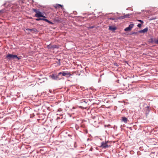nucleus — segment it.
Listing matches in <instances>:
<instances>
[{
    "instance_id": "f257e3e1",
    "label": "nucleus",
    "mask_w": 158,
    "mask_h": 158,
    "mask_svg": "<svg viewBox=\"0 0 158 158\" xmlns=\"http://www.w3.org/2000/svg\"><path fill=\"white\" fill-rule=\"evenodd\" d=\"M61 75L67 77H69L72 75L70 73L68 72V71H62L58 73V75L60 76Z\"/></svg>"
},
{
    "instance_id": "f03ea898",
    "label": "nucleus",
    "mask_w": 158,
    "mask_h": 158,
    "mask_svg": "<svg viewBox=\"0 0 158 158\" xmlns=\"http://www.w3.org/2000/svg\"><path fill=\"white\" fill-rule=\"evenodd\" d=\"M58 74L57 75L55 74H52L51 75H50L49 77L51 78L52 80H58L60 79V78L59 77Z\"/></svg>"
},
{
    "instance_id": "7ed1b4c3",
    "label": "nucleus",
    "mask_w": 158,
    "mask_h": 158,
    "mask_svg": "<svg viewBox=\"0 0 158 158\" xmlns=\"http://www.w3.org/2000/svg\"><path fill=\"white\" fill-rule=\"evenodd\" d=\"M20 59V57H18L16 55L10 54V60H13L14 61H17Z\"/></svg>"
},
{
    "instance_id": "20e7f679",
    "label": "nucleus",
    "mask_w": 158,
    "mask_h": 158,
    "mask_svg": "<svg viewBox=\"0 0 158 158\" xmlns=\"http://www.w3.org/2000/svg\"><path fill=\"white\" fill-rule=\"evenodd\" d=\"M47 48L49 49H51L52 48L55 49L57 48L58 49L59 48V46L56 45H51V44L48 45L47 47Z\"/></svg>"
},
{
    "instance_id": "39448f33",
    "label": "nucleus",
    "mask_w": 158,
    "mask_h": 158,
    "mask_svg": "<svg viewBox=\"0 0 158 158\" xmlns=\"http://www.w3.org/2000/svg\"><path fill=\"white\" fill-rule=\"evenodd\" d=\"M134 26V24H130L129 25V26L128 27H126L124 29V31H130L131 30V29Z\"/></svg>"
},
{
    "instance_id": "423d86ee",
    "label": "nucleus",
    "mask_w": 158,
    "mask_h": 158,
    "mask_svg": "<svg viewBox=\"0 0 158 158\" xmlns=\"http://www.w3.org/2000/svg\"><path fill=\"white\" fill-rule=\"evenodd\" d=\"M109 145L107 144V143L106 142H102L101 143V147H102V148H108L109 147Z\"/></svg>"
},
{
    "instance_id": "0eeeda50",
    "label": "nucleus",
    "mask_w": 158,
    "mask_h": 158,
    "mask_svg": "<svg viewBox=\"0 0 158 158\" xmlns=\"http://www.w3.org/2000/svg\"><path fill=\"white\" fill-rule=\"evenodd\" d=\"M148 30V27H146L143 29L139 31V32L140 33H145L147 32Z\"/></svg>"
},
{
    "instance_id": "6e6552de",
    "label": "nucleus",
    "mask_w": 158,
    "mask_h": 158,
    "mask_svg": "<svg viewBox=\"0 0 158 158\" xmlns=\"http://www.w3.org/2000/svg\"><path fill=\"white\" fill-rule=\"evenodd\" d=\"M42 13L39 11L38 12L37 14H35V16L37 18H40L41 16H42Z\"/></svg>"
},
{
    "instance_id": "1a4fd4ad",
    "label": "nucleus",
    "mask_w": 158,
    "mask_h": 158,
    "mask_svg": "<svg viewBox=\"0 0 158 158\" xmlns=\"http://www.w3.org/2000/svg\"><path fill=\"white\" fill-rule=\"evenodd\" d=\"M122 121L124 122L125 123H127L128 119L125 117H123L122 118Z\"/></svg>"
},
{
    "instance_id": "9d476101",
    "label": "nucleus",
    "mask_w": 158,
    "mask_h": 158,
    "mask_svg": "<svg viewBox=\"0 0 158 158\" xmlns=\"http://www.w3.org/2000/svg\"><path fill=\"white\" fill-rule=\"evenodd\" d=\"M109 29L110 31H114L116 29V27H113L111 26H110Z\"/></svg>"
},
{
    "instance_id": "9b49d317",
    "label": "nucleus",
    "mask_w": 158,
    "mask_h": 158,
    "mask_svg": "<svg viewBox=\"0 0 158 158\" xmlns=\"http://www.w3.org/2000/svg\"><path fill=\"white\" fill-rule=\"evenodd\" d=\"M54 6L55 8H59L60 7H61L62 8H63V6L61 5L60 4H56V5H55Z\"/></svg>"
},
{
    "instance_id": "f8f14e48",
    "label": "nucleus",
    "mask_w": 158,
    "mask_h": 158,
    "mask_svg": "<svg viewBox=\"0 0 158 158\" xmlns=\"http://www.w3.org/2000/svg\"><path fill=\"white\" fill-rule=\"evenodd\" d=\"M10 5V2H6L4 3V5L5 7H9Z\"/></svg>"
},
{
    "instance_id": "ddd939ff",
    "label": "nucleus",
    "mask_w": 158,
    "mask_h": 158,
    "mask_svg": "<svg viewBox=\"0 0 158 158\" xmlns=\"http://www.w3.org/2000/svg\"><path fill=\"white\" fill-rule=\"evenodd\" d=\"M26 30L30 31H34V32H36L37 31V30L35 28L30 29H27Z\"/></svg>"
},
{
    "instance_id": "4468645a",
    "label": "nucleus",
    "mask_w": 158,
    "mask_h": 158,
    "mask_svg": "<svg viewBox=\"0 0 158 158\" xmlns=\"http://www.w3.org/2000/svg\"><path fill=\"white\" fill-rule=\"evenodd\" d=\"M153 41L152 40V42H153ZM153 41L155 43L158 44V37L157 39H154L153 40Z\"/></svg>"
},
{
    "instance_id": "2eb2a0df",
    "label": "nucleus",
    "mask_w": 158,
    "mask_h": 158,
    "mask_svg": "<svg viewBox=\"0 0 158 158\" xmlns=\"http://www.w3.org/2000/svg\"><path fill=\"white\" fill-rule=\"evenodd\" d=\"M145 108H146V110H147L148 112H149L150 111V106H147L145 107Z\"/></svg>"
},
{
    "instance_id": "dca6fc26",
    "label": "nucleus",
    "mask_w": 158,
    "mask_h": 158,
    "mask_svg": "<svg viewBox=\"0 0 158 158\" xmlns=\"http://www.w3.org/2000/svg\"><path fill=\"white\" fill-rule=\"evenodd\" d=\"M125 19L124 15L123 16H120L118 18V19Z\"/></svg>"
},
{
    "instance_id": "f3484780",
    "label": "nucleus",
    "mask_w": 158,
    "mask_h": 158,
    "mask_svg": "<svg viewBox=\"0 0 158 158\" xmlns=\"http://www.w3.org/2000/svg\"><path fill=\"white\" fill-rule=\"evenodd\" d=\"M131 15V14H127L126 15H124V16L125 18H129V16Z\"/></svg>"
},
{
    "instance_id": "a211bd4d",
    "label": "nucleus",
    "mask_w": 158,
    "mask_h": 158,
    "mask_svg": "<svg viewBox=\"0 0 158 158\" xmlns=\"http://www.w3.org/2000/svg\"><path fill=\"white\" fill-rule=\"evenodd\" d=\"M32 10L34 12H35V14H37L38 12L39 11H38L36 9H33Z\"/></svg>"
},
{
    "instance_id": "6ab92c4d",
    "label": "nucleus",
    "mask_w": 158,
    "mask_h": 158,
    "mask_svg": "<svg viewBox=\"0 0 158 158\" xmlns=\"http://www.w3.org/2000/svg\"><path fill=\"white\" fill-rule=\"evenodd\" d=\"M32 10L34 12H35V14H37L38 12L39 11H38L36 9H33Z\"/></svg>"
},
{
    "instance_id": "aec40b11",
    "label": "nucleus",
    "mask_w": 158,
    "mask_h": 158,
    "mask_svg": "<svg viewBox=\"0 0 158 158\" xmlns=\"http://www.w3.org/2000/svg\"><path fill=\"white\" fill-rule=\"evenodd\" d=\"M5 12V10L4 9H2L1 10H0V14H2L3 13Z\"/></svg>"
},
{
    "instance_id": "412c9836",
    "label": "nucleus",
    "mask_w": 158,
    "mask_h": 158,
    "mask_svg": "<svg viewBox=\"0 0 158 158\" xmlns=\"http://www.w3.org/2000/svg\"><path fill=\"white\" fill-rule=\"evenodd\" d=\"M42 20L45 21L47 22H48V20L45 18H42Z\"/></svg>"
},
{
    "instance_id": "4be33fe9",
    "label": "nucleus",
    "mask_w": 158,
    "mask_h": 158,
    "mask_svg": "<svg viewBox=\"0 0 158 158\" xmlns=\"http://www.w3.org/2000/svg\"><path fill=\"white\" fill-rule=\"evenodd\" d=\"M38 18L36 19H35V20L39 21L40 20H42V18Z\"/></svg>"
},
{
    "instance_id": "5701e85b",
    "label": "nucleus",
    "mask_w": 158,
    "mask_h": 158,
    "mask_svg": "<svg viewBox=\"0 0 158 158\" xmlns=\"http://www.w3.org/2000/svg\"><path fill=\"white\" fill-rule=\"evenodd\" d=\"M137 33V32H132L130 33V35H134V34L135 35V34H136Z\"/></svg>"
},
{
    "instance_id": "b1692460",
    "label": "nucleus",
    "mask_w": 158,
    "mask_h": 158,
    "mask_svg": "<svg viewBox=\"0 0 158 158\" xmlns=\"http://www.w3.org/2000/svg\"><path fill=\"white\" fill-rule=\"evenodd\" d=\"M137 21L140 22L141 24H143L144 23L143 21L141 20H138Z\"/></svg>"
},
{
    "instance_id": "393cba45",
    "label": "nucleus",
    "mask_w": 158,
    "mask_h": 158,
    "mask_svg": "<svg viewBox=\"0 0 158 158\" xmlns=\"http://www.w3.org/2000/svg\"><path fill=\"white\" fill-rule=\"evenodd\" d=\"M49 24H51L52 25L54 24V23L51 21H50L48 20V22Z\"/></svg>"
},
{
    "instance_id": "a878e982",
    "label": "nucleus",
    "mask_w": 158,
    "mask_h": 158,
    "mask_svg": "<svg viewBox=\"0 0 158 158\" xmlns=\"http://www.w3.org/2000/svg\"><path fill=\"white\" fill-rule=\"evenodd\" d=\"M57 63L59 65H60V59H59L58 62H57Z\"/></svg>"
},
{
    "instance_id": "bb28decb",
    "label": "nucleus",
    "mask_w": 158,
    "mask_h": 158,
    "mask_svg": "<svg viewBox=\"0 0 158 158\" xmlns=\"http://www.w3.org/2000/svg\"><path fill=\"white\" fill-rule=\"evenodd\" d=\"M141 26H142L141 24H140V23H139L137 25L138 27L139 28L141 27Z\"/></svg>"
},
{
    "instance_id": "cd10ccee",
    "label": "nucleus",
    "mask_w": 158,
    "mask_h": 158,
    "mask_svg": "<svg viewBox=\"0 0 158 158\" xmlns=\"http://www.w3.org/2000/svg\"><path fill=\"white\" fill-rule=\"evenodd\" d=\"M6 57L8 58L9 59H10V54L8 53L7 55L6 56Z\"/></svg>"
},
{
    "instance_id": "c85d7f7f",
    "label": "nucleus",
    "mask_w": 158,
    "mask_h": 158,
    "mask_svg": "<svg viewBox=\"0 0 158 158\" xmlns=\"http://www.w3.org/2000/svg\"><path fill=\"white\" fill-rule=\"evenodd\" d=\"M109 19L110 20H114L115 19L114 18H112V17L109 18Z\"/></svg>"
},
{
    "instance_id": "c756f323",
    "label": "nucleus",
    "mask_w": 158,
    "mask_h": 158,
    "mask_svg": "<svg viewBox=\"0 0 158 158\" xmlns=\"http://www.w3.org/2000/svg\"><path fill=\"white\" fill-rule=\"evenodd\" d=\"M94 26H90L89 27V29H92L94 28Z\"/></svg>"
},
{
    "instance_id": "7c9ffc66",
    "label": "nucleus",
    "mask_w": 158,
    "mask_h": 158,
    "mask_svg": "<svg viewBox=\"0 0 158 158\" xmlns=\"http://www.w3.org/2000/svg\"><path fill=\"white\" fill-rule=\"evenodd\" d=\"M41 17H43V18H46V16H45L43 15H42V16H41Z\"/></svg>"
},
{
    "instance_id": "2f4dec72",
    "label": "nucleus",
    "mask_w": 158,
    "mask_h": 158,
    "mask_svg": "<svg viewBox=\"0 0 158 158\" xmlns=\"http://www.w3.org/2000/svg\"><path fill=\"white\" fill-rule=\"evenodd\" d=\"M156 19V18H152V19H150V20H153L155 19Z\"/></svg>"
},
{
    "instance_id": "473e14b6",
    "label": "nucleus",
    "mask_w": 158,
    "mask_h": 158,
    "mask_svg": "<svg viewBox=\"0 0 158 158\" xmlns=\"http://www.w3.org/2000/svg\"><path fill=\"white\" fill-rule=\"evenodd\" d=\"M110 126V125H107V127H109Z\"/></svg>"
},
{
    "instance_id": "72a5a7b5",
    "label": "nucleus",
    "mask_w": 158,
    "mask_h": 158,
    "mask_svg": "<svg viewBox=\"0 0 158 158\" xmlns=\"http://www.w3.org/2000/svg\"><path fill=\"white\" fill-rule=\"evenodd\" d=\"M92 148H90V149L89 150L91 151H92Z\"/></svg>"
},
{
    "instance_id": "f704fd0d",
    "label": "nucleus",
    "mask_w": 158,
    "mask_h": 158,
    "mask_svg": "<svg viewBox=\"0 0 158 158\" xmlns=\"http://www.w3.org/2000/svg\"><path fill=\"white\" fill-rule=\"evenodd\" d=\"M105 126L106 127V125H105Z\"/></svg>"
},
{
    "instance_id": "c9c22d12",
    "label": "nucleus",
    "mask_w": 158,
    "mask_h": 158,
    "mask_svg": "<svg viewBox=\"0 0 158 158\" xmlns=\"http://www.w3.org/2000/svg\"><path fill=\"white\" fill-rule=\"evenodd\" d=\"M11 5L10 4V7H11Z\"/></svg>"
}]
</instances>
